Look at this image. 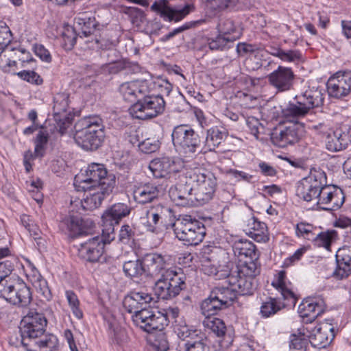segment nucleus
Instances as JSON below:
<instances>
[{
    "label": "nucleus",
    "instance_id": "nucleus-11",
    "mask_svg": "<svg viewBox=\"0 0 351 351\" xmlns=\"http://www.w3.org/2000/svg\"><path fill=\"white\" fill-rule=\"evenodd\" d=\"M165 101L162 95H142L129 109L130 114L136 119L146 120L162 114L165 110Z\"/></svg>",
    "mask_w": 351,
    "mask_h": 351
},
{
    "label": "nucleus",
    "instance_id": "nucleus-46",
    "mask_svg": "<svg viewBox=\"0 0 351 351\" xmlns=\"http://www.w3.org/2000/svg\"><path fill=\"white\" fill-rule=\"evenodd\" d=\"M337 232L335 230H328L322 232L317 234H314L312 241L315 245L317 247H324L329 249L331 242L337 237Z\"/></svg>",
    "mask_w": 351,
    "mask_h": 351
},
{
    "label": "nucleus",
    "instance_id": "nucleus-42",
    "mask_svg": "<svg viewBox=\"0 0 351 351\" xmlns=\"http://www.w3.org/2000/svg\"><path fill=\"white\" fill-rule=\"evenodd\" d=\"M238 38H239V34L226 36L219 33L215 38L209 40L208 45L209 49L213 51H225L232 48L234 42Z\"/></svg>",
    "mask_w": 351,
    "mask_h": 351
},
{
    "label": "nucleus",
    "instance_id": "nucleus-29",
    "mask_svg": "<svg viewBox=\"0 0 351 351\" xmlns=\"http://www.w3.org/2000/svg\"><path fill=\"white\" fill-rule=\"evenodd\" d=\"M166 256L158 253H148L143 257L145 275L154 276L160 274L167 267Z\"/></svg>",
    "mask_w": 351,
    "mask_h": 351
},
{
    "label": "nucleus",
    "instance_id": "nucleus-62",
    "mask_svg": "<svg viewBox=\"0 0 351 351\" xmlns=\"http://www.w3.org/2000/svg\"><path fill=\"white\" fill-rule=\"evenodd\" d=\"M228 174L230 175L237 181L242 180L247 182H251L253 178L252 175H250L243 171H239L232 169L228 171Z\"/></svg>",
    "mask_w": 351,
    "mask_h": 351
},
{
    "label": "nucleus",
    "instance_id": "nucleus-12",
    "mask_svg": "<svg viewBox=\"0 0 351 351\" xmlns=\"http://www.w3.org/2000/svg\"><path fill=\"white\" fill-rule=\"evenodd\" d=\"M130 213V208L123 203H117L106 209L101 216L102 234L104 242H111L115 239L114 225Z\"/></svg>",
    "mask_w": 351,
    "mask_h": 351
},
{
    "label": "nucleus",
    "instance_id": "nucleus-38",
    "mask_svg": "<svg viewBox=\"0 0 351 351\" xmlns=\"http://www.w3.org/2000/svg\"><path fill=\"white\" fill-rule=\"evenodd\" d=\"M133 195L136 202L145 204L156 199L159 195V190L155 184L147 183L136 188Z\"/></svg>",
    "mask_w": 351,
    "mask_h": 351
},
{
    "label": "nucleus",
    "instance_id": "nucleus-25",
    "mask_svg": "<svg viewBox=\"0 0 351 351\" xmlns=\"http://www.w3.org/2000/svg\"><path fill=\"white\" fill-rule=\"evenodd\" d=\"M205 328L210 330L217 338L220 343L228 346L233 341V332L231 328H227L224 322L217 317L205 318L203 321Z\"/></svg>",
    "mask_w": 351,
    "mask_h": 351
},
{
    "label": "nucleus",
    "instance_id": "nucleus-20",
    "mask_svg": "<svg viewBox=\"0 0 351 351\" xmlns=\"http://www.w3.org/2000/svg\"><path fill=\"white\" fill-rule=\"evenodd\" d=\"M329 96L341 98L348 95L351 90V72L337 73L329 78L327 82Z\"/></svg>",
    "mask_w": 351,
    "mask_h": 351
},
{
    "label": "nucleus",
    "instance_id": "nucleus-18",
    "mask_svg": "<svg viewBox=\"0 0 351 351\" xmlns=\"http://www.w3.org/2000/svg\"><path fill=\"white\" fill-rule=\"evenodd\" d=\"M95 227L94 222L89 219H82L79 215H69L60 223V228L71 237H75L88 234Z\"/></svg>",
    "mask_w": 351,
    "mask_h": 351
},
{
    "label": "nucleus",
    "instance_id": "nucleus-14",
    "mask_svg": "<svg viewBox=\"0 0 351 351\" xmlns=\"http://www.w3.org/2000/svg\"><path fill=\"white\" fill-rule=\"evenodd\" d=\"M317 205L320 210L334 211L339 209L345 202L343 190L335 185H322Z\"/></svg>",
    "mask_w": 351,
    "mask_h": 351
},
{
    "label": "nucleus",
    "instance_id": "nucleus-37",
    "mask_svg": "<svg viewBox=\"0 0 351 351\" xmlns=\"http://www.w3.org/2000/svg\"><path fill=\"white\" fill-rule=\"evenodd\" d=\"M233 251L239 257L248 258V261H252L258 265V254L252 242L241 239L234 243Z\"/></svg>",
    "mask_w": 351,
    "mask_h": 351
},
{
    "label": "nucleus",
    "instance_id": "nucleus-28",
    "mask_svg": "<svg viewBox=\"0 0 351 351\" xmlns=\"http://www.w3.org/2000/svg\"><path fill=\"white\" fill-rule=\"evenodd\" d=\"M334 337V328L325 323L315 329L309 337V342L312 347L321 349L330 345Z\"/></svg>",
    "mask_w": 351,
    "mask_h": 351
},
{
    "label": "nucleus",
    "instance_id": "nucleus-13",
    "mask_svg": "<svg viewBox=\"0 0 351 351\" xmlns=\"http://www.w3.org/2000/svg\"><path fill=\"white\" fill-rule=\"evenodd\" d=\"M326 182V176L324 171L311 173L310 176L301 180L297 186L296 195L306 202L318 199V193L322 185Z\"/></svg>",
    "mask_w": 351,
    "mask_h": 351
},
{
    "label": "nucleus",
    "instance_id": "nucleus-6",
    "mask_svg": "<svg viewBox=\"0 0 351 351\" xmlns=\"http://www.w3.org/2000/svg\"><path fill=\"white\" fill-rule=\"evenodd\" d=\"M171 226L176 237L187 245H198L206 235L204 224L191 215H179Z\"/></svg>",
    "mask_w": 351,
    "mask_h": 351
},
{
    "label": "nucleus",
    "instance_id": "nucleus-57",
    "mask_svg": "<svg viewBox=\"0 0 351 351\" xmlns=\"http://www.w3.org/2000/svg\"><path fill=\"white\" fill-rule=\"evenodd\" d=\"M62 46L65 50H71L74 47L77 36L75 29L71 27H67L62 33Z\"/></svg>",
    "mask_w": 351,
    "mask_h": 351
},
{
    "label": "nucleus",
    "instance_id": "nucleus-48",
    "mask_svg": "<svg viewBox=\"0 0 351 351\" xmlns=\"http://www.w3.org/2000/svg\"><path fill=\"white\" fill-rule=\"evenodd\" d=\"M136 239L135 228L128 224H124L121 227L118 235V241L124 245H132Z\"/></svg>",
    "mask_w": 351,
    "mask_h": 351
},
{
    "label": "nucleus",
    "instance_id": "nucleus-2",
    "mask_svg": "<svg viewBox=\"0 0 351 351\" xmlns=\"http://www.w3.org/2000/svg\"><path fill=\"white\" fill-rule=\"evenodd\" d=\"M154 300L152 294L143 290H134L128 294L123 301L124 308L128 313H133L132 319L134 324L149 333L154 330L165 328L169 323L167 313L147 308Z\"/></svg>",
    "mask_w": 351,
    "mask_h": 351
},
{
    "label": "nucleus",
    "instance_id": "nucleus-60",
    "mask_svg": "<svg viewBox=\"0 0 351 351\" xmlns=\"http://www.w3.org/2000/svg\"><path fill=\"white\" fill-rule=\"evenodd\" d=\"M10 343L15 347L23 346L27 351H37L31 349L30 346L27 345V341L25 340V337L19 331V334H15L10 337Z\"/></svg>",
    "mask_w": 351,
    "mask_h": 351
},
{
    "label": "nucleus",
    "instance_id": "nucleus-54",
    "mask_svg": "<svg viewBox=\"0 0 351 351\" xmlns=\"http://www.w3.org/2000/svg\"><path fill=\"white\" fill-rule=\"evenodd\" d=\"M69 107V96L65 93H58L53 99V110L56 114L65 112Z\"/></svg>",
    "mask_w": 351,
    "mask_h": 351
},
{
    "label": "nucleus",
    "instance_id": "nucleus-43",
    "mask_svg": "<svg viewBox=\"0 0 351 351\" xmlns=\"http://www.w3.org/2000/svg\"><path fill=\"white\" fill-rule=\"evenodd\" d=\"M223 308L217 299L214 298L211 292L209 296L204 299L200 304L201 313L205 316V318H213V315L217 314Z\"/></svg>",
    "mask_w": 351,
    "mask_h": 351
},
{
    "label": "nucleus",
    "instance_id": "nucleus-49",
    "mask_svg": "<svg viewBox=\"0 0 351 351\" xmlns=\"http://www.w3.org/2000/svg\"><path fill=\"white\" fill-rule=\"evenodd\" d=\"M309 343V339L304 336L292 335L289 344L290 351H308Z\"/></svg>",
    "mask_w": 351,
    "mask_h": 351
},
{
    "label": "nucleus",
    "instance_id": "nucleus-31",
    "mask_svg": "<svg viewBox=\"0 0 351 351\" xmlns=\"http://www.w3.org/2000/svg\"><path fill=\"white\" fill-rule=\"evenodd\" d=\"M287 300H283L281 297H268L264 301L260 308V313L263 317H269L285 308L286 306H294L295 304H291Z\"/></svg>",
    "mask_w": 351,
    "mask_h": 351
},
{
    "label": "nucleus",
    "instance_id": "nucleus-55",
    "mask_svg": "<svg viewBox=\"0 0 351 351\" xmlns=\"http://www.w3.org/2000/svg\"><path fill=\"white\" fill-rule=\"evenodd\" d=\"M167 282L165 274L157 280L154 288L155 295L158 299L169 300L170 299V293L167 290Z\"/></svg>",
    "mask_w": 351,
    "mask_h": 351
},
{
    "label": "nucleus",
    "instance_id": "nucleus-50",
    "mask_svg": "<svg viewBox=\"0 0 351 351\" xmlns=\"http://www.w3.org/2000/svg\"><path fill=\"white\" fill-rule=\"evenodd\" d=\"M160 142L156 137H149L138 143L139 149L145 154H151L158 150Z\"/></svg>",
    "mask_w": 351,
    "mask_h": 351
},
{
    "label": "nucleus",
    "instance_id": "nucleus-41",
    "mask_svg": "<svg viewBox=\"0 0 351 351\" xmlns=\"http://www.w3.org/2000/svg\"><path fill=\"white\" fill-rule=\"evenodd\" d=\"M223 308H227L237 298V295L232 286L216 287L210 291Z\"/></svg>",
    "mask_w": 351,
    "mask_h": 351
},
{
    "label": "nucleus",
    "instance_id": "nucleus-56",
    "mask_svg": "<svg viewBox=\"0 0 351 351\" xmlns=\"http://www.w3.org/2000/svg\"><path fill=\"white\" fill-rule=\"evenodd\" d=\"M48 142V134L43 131H40L35 138L34 154L36 156L42 157L44 154L45 146Z\"/></svg>",
    "mask_w": 351,
    "mask_h": 351
},
{
    "label": "nucleus",
    "instance_id": "nucleus-59",
    "mask_svg": "<svg viewBox=\"0 0 351 351\" xmlns=\"http://www.w3.org/2000/svg\"><path fill=\"white\" fill-rule=\"evenodd\" d=\"M17 75L22 80L33 84L40 85L43 82L42 77L33 71L24 70L17 73Z\"/></svg>",
    "mask_w": 351,
    "mask_h": 351
},
{
    "label": "nucleus",
    "instance_id": "nucleus-52",
    "mask_svg": "<svg viewBox=\"0 0 351 351\" xmlns=\"http://www.w3.org/2000/svg\"><path fill=\"white\" fill-rule=\"evenodd\" d=\"M163 330L164 328L158 330V332L154 335V338L152 342V346L157 351H167L169 348L167 336L166 333L163 332Z\"/></svg>",
    "mask_w": 351,
    "mask_h": 351
},
{
    "label": "nucleus",
    "instance_id": "nucleus-26",
    "mask_svg": "<svg viewBox=\"0 0 351 351\" xmlns=\"http://www.w3.org/2000/svg\"><path fill=\"white\" fill-rule=\"evenodd\" d=\"M169 196L172 201L177 204L184 206L189 202H193L194 199V187L188 181H182L171 186L169 189Z\"/></svg>",
    "mask_w": 351,
    "mask_h": 351
},
{
    "label": "nucleus",
    "instance_id": "nucleus-63",
    "mask_svg": "<svg viewBox=\"0 0 351 351\" xmlns=\"http://www.w3.org/2000/svg\"><path fill=\"white\" fill-rule=\"evenodd\" d=\"M34 51L35 54L38 56L42 60L46 62L51 61V56L49 51L45 48L42 45H35L34 46Z\"/></svg>",
    "mask_w": 351,
    "mask_h": 351
},
{
    "label": "nucleus",
    "instance_id": "nucleus-16",
    "mask_svg": "<svg viewBox=\"0 0 351 351\" xmlns=\"http://www.w3.org/2000/svg\"><path fill=\"white\" fill-rule=\"evenodd\" d=\"M175 331L178 337L184 341V351H206L209 348L207 338L201 331L191 329L185 324L176 325Z\"/></svg>",
    "mask_w": 351,
    "mask_h": 351
},
{
    "label": "nucleus",
    "instance_id": "nucleus-39",
    "mask_svg": "<svg viewBox=\"0 0 351 351\" xmlns=\"http://www.w3.org/2000/svg\"><path fill=\"white\" fill-rule=\"evenodd\" d=\"M167 290L170 293V299L177 296L185 288L184 277L172 270H167L165 274Z\"/></svg>",
    "mask_w": 351,
    "mask_h": 351
},
{
    "label": "nucleus",
    "instance_id": "nucleus-35",
    "mask_svg": "<svg viewBox=\"0 0 351 351\" xmlns=\"http://www.w3.org/2000/svg\"><path fill=\"white\" fill-rule=\"evenodd\" d=\"M169 211V208L158 204L151 208L146 212L147 221L145 223L146 230L151 232H156L158 231L159 223H162V219Z\"/></svg>",
    "mask_w": 351,
    "mask_h": 351
},
{
    "label": "nucleus",
    "instance_id": "nucleus-30",
    "mask_svg": "<svg viewBox=\"0 0 351 351\" xmlns=\"http://www.w3.org/2000/svg\"><path fill=\"white\" fill-rule=\"evenodd\" d=\"M228 136V132L223 128L217 126L212 127L206 130V135L203 143V152H213L219 147V145Z\"/></svg>",
    "mask_w": 351,
    "mask_h": 351
},
{
    "label": "nucleus",
    "instance_id": "nucleus-27",
    "mask_svg": "<svg viewBox=\"0 0 351 351\" xmlns=\"http://www.w3.org/2000/svg\"><path fill=\"white\" fill-rule=\"evenodd\" d=\"M149 169L156 178H171L172 174L178 172L175 162L168 157L152 160Z\"/></svg>",
    "mask_w": 351,
    "mask_h": 351
},
{
    "label": "nucleus",
    "instance_id": "nucleus-1",
    "mask_svg": "<svg viewBox=\"0 0 351 351\" xmlns=\"http://www.w3.org/2000/svg\"><path fill=\"white\" fill-rule=\"evenodd\" d=\"M224 253L218 247H207L202 256V270L204 274L215 280L227 278L230 286L236 294L251 295L257 288L256 276L260 274V267L252 261H244L232 270L228 263H222Z\"/></svg>",
    "mask_w": 351,
    "mask_h": 351
},
{
    "label": "nucleus",
    "instance_id": "nucleus-15",
    "mask_svg": "<svg viewBox=\"0 0 351 351\" xmlns=\"http://www.w3.org/2000/svg\"><path fill=\"white\" fill-rule=\"evenodd\" d=\"M150 9L166 21L178 22L193 12L195 6L193 4H186L183 7L180 5L171 7L169 4V0H156Z\"/></svg>",
    "mask_w": 351,
    "mask_h": 351
},
{
    "label": "nucleus",
    "instance_id": "nucleus-61",
    "mask_svg": "<svg viewBox=\"0 0 351 351\" xmlns=\"http://www.w3.org/2000/svg\"><path fill=\"white\" fill-rule=\"evenodd\" d=\"M302 58V53L299 50H282L280 60L285 62L299 61Z\"/></svg>",
    "mask_w": 351,
    "mask_h": 351
},
{
    "label": "nucleus",
    "instance_id": "nucleus-36",
    "mask_svg": "<svg viewBox=\"0 0 351 351\" xmlns=\"http://www.w3.org/2000/svg\"><path fill=\"white\" fill-rule=\"evenodd\" d=\"M350 136L348 133L336 130L328 134L326 139V147L330 152H338L348 147Z\"/></svg>",
    "mask_w": 351,
    "mask_h": 351
},
{
    "label": "nucleus",
    "instance_id": "nucleus-58",
    "mask_svg": "<svg viewBox=\"0 0 351 351\" xmlns=\"http://www.w3.org/2000/svg\"><path fill=\"white\" fill-rule=\"evenodd\" d=\"M237 2L238 0H208V6L217 11L233 8Z\"/></svg>",
    "mask_w": 351,
    "mask_h": 351
},
{
    "label": "nucleus",
    "instance_id": "nucleus-51",
    "mask_svg": "<svg viewBox=\"0 0 351 351\" xmlns=\"http://www.w3.org/2000/svg\"><path fill=\"white\" fill-rule=\"evenodd\" d=\"M65 295L69 305L71 307L75 317L78 319H82L83 317V313L79 307L80 301L77 298V295L73 291L71 290L66 291Z\"/></svg>",
    "mask_w": 351,
    "mask_h": 351
},
{
    "label": "nucleus",
    "instance_id": "nucleus-33",
    "mask_svg": "<svg viewBox=\"0 0 351 351\" xmlns=\"http://www.w3.org/2000/svg\"><path fill=\"white\" fill-rule=\"evenodd\" d=\"M338 267L334 275L339 279L347 278L351 274V249L340 248L336 254Z\"/></svg>",
    "mask_w": 351,
    "mask_h": 351
},
{
    "label": "nucleus",
    "instance_id": "nucleus-22",
    "mask_svg": "<svg viewBox=\"0 0 351 351\" xmlns=\"http://www.w3.org/2000/svg\"><path fill=\"white\" fill-rule=\"evenodd\" d=\"M291 125L287 126L283 129H275L271 133V140L272 143L279 147H286L288 145L293 144L299 140L300 134L298 127L295 124L298 122H293Z\"/></svg>",
    "mask_w": 351,
    "mask_h": 351
},
{
    "label": "nucleus",
    "instance_id": "nucleus-44",
    "mask_svg": "<svg viewBox=\"0 0 351 351\" xmlns=\"http://www.w3.org/2000/svg\"><path fill=\"white\" fill-rule=\"evenodd\" d=\"M123 271L126 276L131 278L141 276L143 274H145L143 259L130 260L124 262Z\"/></svg>",
    "mask_w": 351,
    "mask_h": 351
},
{
    "label": "nucleus",
    "instance_id": "nucleus-9",
    "mask_svg": "<svg viewBox=\"0 0 351 351\" xmlns=\"http://www.w3.org/2000/svg\"><path fill=\"white\" fill-rule=\"evenodd\" d=\"M173 145L177 152L186 155L203 152L202 137L190 126L179 125L171 133Z\"/></svg>",
    "mask_w": 351,
    "mask_h": 351
},
{
    "label": "nucleus",
    "instance_id": "nucleus-21",
    "mask_svg": "<svg viewBox=\"0 0 351 351\" xmlns=\"http://www.w3.org/2000/svg\"><path fill=\"white\" fill-rule=\"evenodd\" d=\"M110 181V182L106 183L107 186H105V188H92L86 191L88 194L80 202L83 210H92L100 206L104 198L112 192L113 182Z\"/></svg>",
    "mask_w": 351,
    "mask_h": 351
},
{
    "label": "nucleus",
    "instance_id": "nucleus-24",
    "mask_svg": "<svg viewBox=\"0 0 351 351\" xmlns=\"http://www.w3.org/2000/svg\"><path fill=\"white\" fill-rule=\"evenodd\" d=\"M119 92L125 101L133 102L138 101L142 95L149 93V84L146 80L128 82L119 86Z\"/></svg>",
    "mask_w": 351,
    "mask_h": 351
},
{
    "label": "nucleus",
    "instance_id": "nucleus-7",
    "mask_svg": "<svg viewBox=\"0 0 351 351\" xmlns=\"http://www.w3.org/2000/svg\"><path fill=\"white\" fill-rule=\"evenodd\" d=\"M0 296L10 304L25 308L32 300L30 288L20 278L8 275L0 283Z\"/></svg>",
    "mask_w": 351,
    "mask_h": 351
},
{
    "label": "nucleus",
    "instance_id": "nucleus-8",
    "mask_svg": "<svg viewBox=\"0 0 351 351\" xmlns=\"http://www.w3.org/2000/svg\"><path fill=\"white\" fill-rule=\"evenodd\" d=\"M113 182V188L115 186V176L108 174L104 165L93 163L89 165L85 173L77 175L74 179V186L77 191H86L92 188H105L108 182Z\"/></svg>",
    "mask_w": 351,
    "mask_h": 351
},
{
    "label": "nucleus",
    "instance_id": "nucleus-3",
    "mask_svg": "<svg viewBox=\"0 0 351 351\" xmlns=\"http://www.w3.org/2000/svg\"><path fill=\"white\" fill-rule=\"evenodd\" d=\"M47 319L43 313L30 310L20 323L19 332L25 337L27 345L37 351H54L58 346L56 336L48 334L43 336Z\"/></svg>",
    "mask_w": 351,
    "mask_h": 351
},
{
    "label": "nucleus",
    "instance_id": "nucleus-53",
    "mask_svg": "<svg viewBox=\"0 0 351 351\" xmlns=\"http://www.w3.org/2000/svg\"><path fill=\"white\" fill-rule=\"evenodd\" d=\"M315 229L312 224L306 222H300L295 226V234L298 237H302L303 238L312 241L314 236L313 232Z\"/></svg>",
    "mask_w": 351,
    "mask_h": 351
},
{
    "label": "nucleus",
    "instance_id": "nucleus-10",
    "mask_svg": "<svg viewBox=\"0 0 351 351\" xmlns=\"http://www.w3.org/2000/svg\"><path fill=\"white\" fill-rule=\"evenodd\" d=\"M195 182L194 199L199 204L208 202L213 197L217 187V178L215 175L206 169H195L186 173V179Z\"/></svg>",
    "mask_w": 351,
    "mask_h": 351
},
{
    "label": "nucleus",
    "instance_id": "nucleus-47",
    "mask_svg": "<svg viewBox=\"0 0 351 351\" xmlns=\"http://www.w3.org/2000/svg\"><path fill=\"white\" fill-rule=\"evenodd\" d=\"M217 29L219 33L223 34L226 36H233L237 34H239L240 36L241 34L234 24V21L231 19H220L217 24Z\"/></svg>",
    "mask_w": 351,
    "mask_h": 351
},
{
    "label": "nucleus",
    "instance_id": "nucleus-23",
    "mask_svg": "<svg viewBox=\"0 0 351 351\" xmlns=\"http://www.w3.org/2000/svg\"><path fill=\"white\" fill-rule=\"evenodd\" d=\"M267 78L269 84L279 91H285L291 88L294 73L291 68L279 66Z\"/></svg>",
    "mask_w": 351,
    "mask_h": 351
},
{
    "label": "nucleus",
    "instance_id": "nucleus-17",
    "mask_svg": "<svg viewBox=\"0 0 351 351\" xmlns=\"http://www.w3.org/2000/svg\"><path fill=\"white\" fill-rule=\"evenodd\" d=\"M75 23L81 30V33L84 37L95 35V38L91 41L94 40L95 44L97 45L98 48L106 49L110 45L108 41L101 38V35L98 37L97 34H95L99 24L96 21L93 14L86 12L80 13L78 16L75 18Z\"/></svg>",
    "mask_w": 351,
    "mask_h": 351
},
{
    "label": "nucleus",
    "instance_id": "nucleus-34",
    "mask_svg": "<svg viewBox=\"0 0 351 351\" xmlns=\"http://www.w3.org/2000/svg\"><path fill=\"white\" fill-rule=\"evenodd\" d=\"M245 231L247 234L257 242H266L269 240L266 224L258 221L254 217L248 219Z\"/></svg>",
    "mask_w": 351,
    "mask_h": 351
},
{
    "label": "nucleus",
    "instance_id": "nucleus-32",
    "mask_svg": "<svg viewBox=\"0 0 351 351\" xmlns=\"http://www.w3.org/2000/svg\"><path fill=\"white\" fill-rule=\"evenodd\" d=\"M324 311V303L321 299L308 298L299 306V312L303 317H308L312 321Z\"/></svg>",
    "mask_w": 351,
    "mask_h": 351
},
{
    "label": "nucleus",
    "instance_id": "nucleus-4",
    "mask_svg": "<svg viewBox=\"0 0 351 351\" xmlns=\"http://www.w3.org/2000/svg\"><path fill=\"white\" fill-rule=\"evenodd\" d=\"M75 143L85 150H97L103 144L106 134L102 119L97 116L81 119L75 126Z\"/></svg>",
    "mask_w": 351,
    "mask_h": 351
},
{
    "label": "nucleus",
    "instance_id": "nucleus-19",
    "mask_svg": "<svg viewBox=\"0 0 351 351\" xmlns=\"http://www.w3.org/2000/svg\"><path fill=\"white\" fill-rule=\"evenodd\" d=\"M110 243L104 241L102 234L101 238L98 236L92 237L80 244L78 256L86 261L97 262L103 254L104 244Z\"/></svg>",
    "mask_w": 351,
    "mask_h": 351
},
{
    "label": "nucleus",
    "instance_id": "nucleus-45",
    "mask_svg": "<svg viewBox=\"0 0 351 351\" xmlns=\"http://www.w3.org/2000/svg\"><path fill=\"white\" fill-rule=\"evenodd\" d=\"M30 280L37 293L40 294L44 299L49 300L51 298V293L48 287L47 282L39 273L32 275Z\"/></svg>",
    "mask_w": 351,
    "mask_h": 351
},
{
    "label": "nucleus",
    "instance_id": "nucleus-64",
    "mask_svg": "<svg viewBox=\"0 0 351 351\" xmlns=\"http://www.w3.org/2000/svg\"><path fill=\"white\" fill-rule=\"evenodd\" d=\"M248 128L250 130L251 134H253L256 139H258V134L260 133V129L263 130V125L259 123L258 119H252L248 120L247 122Z\"/></svg>",
    "mask_w": 351,
    "mask_h": 351
},
{
    "label": "nucleus",
    "instance_id": "nucleus-40",
    "mask_svg": "<svg viewBox=\"0 0 351 351\" xmlns=\"http://www.w3.org/2000/svg\"><path fill=\"white\" fill-rule=\"evenodd\" d=\"M286 272L283 270L280 271L276 278L272 282L271 285L275 287L280 293L283 300H287L291 304H296L298 298L292 290L287 287L286 282Z\"/></svg>",
    "mask_w": 351,
    "mask_h": 351
},
{
    "label": "nucleus",
    "instance_id": "nucleus-5",
    "mask_svg": "<svg viewBox=\"0 0 351 351\" xmlns=\"http://www.w3.org/2000/svg\"><path fill=\"white\" fill-rule=\"evenodd\" d=\"M324 95L318 88H310L304 93L296 95L282 110V117L287 121L295 122L305 117L312 109L319 108L324 104Z\"/></svg>",
    "mask_w": 351,
    "mask_h": 351
}]
</instances>
